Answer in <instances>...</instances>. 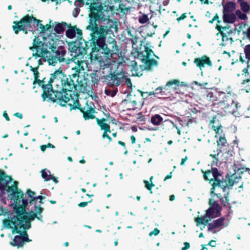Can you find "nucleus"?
<instances>
[{"label":"nucleus","mask_w":250,"mask_h":250,"mask_svg":"<svg viewBox=\"0 0 250 250\" xmlns=\"http://www.w3.org/2000/svg\"><path fill=\"white\" fill-rule=\"evenodd\" d=\"M215 20L217 21L218 23L220 22V21L219 20V16H218L217 14H216V15L214 16L213 19L211 20H210L209 22V23H213V21Z\"/></svg>","instance_id":"nucleus-62"},{"label":"nucleus","mask_w":250,"mask_h":250,"mask_svg":"<svg viewBox=\"0 0 250 250\" xmlns=\"http://www.w3.org/2000/svg\"><path fill=\"white\" fill-rule=\"evenodd\" d=\"M216 142L218 146L225 147L228 146L225 135L220 136Z\"/></svg>","instance_id":"nucleus-37"},{"label":"nucleus","mask_w":250,"mask_h":250,"mask_svg":"<svg viewBox=\"0 0 250 250\" xmlns=\"http://www.w3.org/2000/svg\"><path fill=\"white\" fill-rule=\"evenodd\" d=\"M235 8V3L234 2H228L224 6V11L228 12H232Z\"/></svg>","instance_id":"nucleus-35"},{"label":"nucleus","mask_w":250,"mask_h":250,"mask_svg":"<svg viewBox=\"0 0 250 250\" xmlns=\"http://www.w3.org/2000/svg\"><path fill=\"white\" fill-rule=\"evenodd\" d=\"M203 173L204 179L208 181L211 184L210 188L211 195L215 194V188L217 187H220L223 191H225L227 188H231L235 183H236L235 179L238 178L236 174H230L228 173L225 177L222 176V174L219 172L216 167H212L210 170H207L205 171L202 170Z\"/></svg>","instance_id":"nucleus-5"},{"label":"nucleus","mask_w":250,"mask_h":250,"mask_svg":"<svg viewBox=\"0 0 250 250\" xmlns=\"http://www.w3.org/2000/svg\"><path fill=\"white\" fill-rule=\"evenodd\" d=\"M172 125V121L170 120H165L163 122V128L166 130H169L170 129Z\"/></svg>","instance_id":"nucleus-41"},{"label":"nucleus","mask_w":250,"mask_h":250,"mask_svg":"<svg viewBox=\"0 0 250 250\" xmlns=\"http://www.w3.org/2000/svg\"><path fill=\"white\" fill-rule=\"evenodd\" d=\"M17 207V205H15L13 207V210L16 215H14L12 217H10V218L4 220L3 221V225L8 229H12L13 228H17L20 229H21V228H20L21 223Z\"/></svg>","instance_id":"nucleus-13"},{"label":"nucleus","mask_w":250,"mask_h":250,"mask_svg":"<svg viewBox=\"0 0 250 250\" xmlns=\"http://www.w3.org/2000/svg\"><path fill=\"white\" fill-rule=\"evenodd\" d=\"M236 19V15L233 14H224L223 20L225 22L233 23Z\"/></svg>","instance_id":"nucleus-31"},{"label":"nucleus","mask_w":250,"mask_h":250,"mask_svg":"<svg viewBox=\"0 0 250 250\" xmlns=\"http://www.w3.org/2000/svg\"><path fill=\"white\" fill-rule=\"evenodd\" d=\"M70 46V51L76 54H87L88 50L91 48L90 42L84 41L83 39L72 42Z\"/></svg>","instance_id":"nucleus-11"},{"label":"nucleus","mask_w":250,"mask_h":250,"mask_svg":"<svg viewBox=\"0 0 250 250\" xmlns=\"http://www.w3.org/2000/svg\"><path fill=\"white\" fill-rule=\"evenodd\" d=\"M160 232V230L157 228H155L154 229L149 232V235L152 236L153 235L155 236L157 235Z\"/></svg>","instance_id":"nucleus-54"},{"label":"nucleus","mask_w":250,"mask_h":250,"mask_svg":"<svg viewBox=\"0 0 250 250\" xmlns=\"http://www.w3.org/2000/svg\"><path fill=\"white\" fill-rule=\"evenodd\" d=\"M85 4L88 5V25L86 29L91 31L90 33L99 31L100 29H105L111 21L110 16L113 14L114 6L111 1L102 0H88Z\"/></svg>","instance_id":"nucleus-1"},{"label":"nucleus","mask_w":250,"mask_h":250,"mask_svg":"<svg viewBox=\"0 0 250 250\" xmlns=\"http://www.w3.org/2000/svg\"><path fill=\"white\" fill-rule=\"evenodd\" d=\"M110 73L108 75L102 76V80L109 86L113 87L120 85L124 81V76L118 77V73L115 74V72L112 73L111 69H110Z\"/></svg>","instance_id":"nucleus-12"},{"label":"nucleus","mask_w":250,"mask_h":250,"mask_svg":"<svg viewBox=\"0 0 250 250\" xmlns=\"http://www.w3.org/2000/svg\"><path fill=\"white\" fill-rule=\"evenodd\" d=\"M44 61H47L48 64L49 65H52L53 66H55L58 62H62L64 61V58H60L57 57V56H54L53 55H52L51 53L49 51V54H45L43 56V57H42Z\"/></svg>","instance_id":"nucleus-21"},{"label":"nucleus","mask_w":250,"mask_h":250,"mask_svg":"<svg viewBox=\"0 0 250 250\" xmlns=\"http://www.w3.org/2000/svg\"><path fill=\"white\" fill-rule=\"evenodd\" d=\"M47 169L46 168L42 170L41 171V174H42V178L44 180V181H48V180H47L50 176H51V175L49 174L48 175L47 174V172H48L49 173H50V172L49 170L46 171Z\"/></svg>","instance_id":"nucleus-42"},{"label":"nucleus","mask_w":250,"mask_h":250,"mask_svg":"<svg viewBox=\"0 0 250 250\" xmlns=\"http://www.w3.org/2000/svg\"><path fill=\"white\" fill-rule=\"evenodd\" d=\"M223 100L219 101L218 103L219 107H221L226 113H233V110L231 109L233 104L236 105L232 98L224 92V95L222 96L221 98Z\"/></svg>","instance_id":"nucleus-14"},{"label":"nucleus","mask_w":250,"mask_h":250,"mask_svg":"<svg viewBox=\"0 0 250 250\" xmlns=\"http://www.w3.org/2000/svg\"><path fill=\"white\" fill-rule=\"evenodd\" d=\"M84 4L83 0H75L74 1V5L77 7H81L83 6Z\"/></svg>","instance_id":"nucleus-50"},{"label":"nucleus","mask_w":250,"mask_h":250,"mask_svg":"<svg viewBox=\"0 0 250 250\" xmlns=\"http://www.w3.org/2000/svg\"><path fill=\"white\" fill-rule=\"evenodd\" d=\"M84 107H85V111H87V112L90 111L91 112V111L92 112H96L95 108L92 107L90 105H88L87 104H86V106H85Z\"/></svg>","instance_id":"nucleus-53"},{"label":"nucleus","mask_w":250,"mask_h":250,"mask_svg":"<svg viewBox=\"0 0 250 250\" xmlns=\"http://www.w3.org/2000/svg\"><path fill=\"white\" fill-rule=\"evenodd\" d=\"M18 182L16 181L14 182V185L12 186L15 188V191L11 194L12 196L11 199H13L15 205H18L21 200L22 202V199H26V195L24 194L23 192L18 187Z\"/></svg>","instance_id":"nucleus-16"},{"label":"nucleus","mask_w":250,"mask_h":250,"mask_svg":"<svg viewBox=\"0 0 250 250\" xmlns=\"http://www.w3.org/2000/svg\"><path fill=\"white\" fill-rule=\"evenodd\" d=\"M216 117L214 116L212 120L210 121V124H212L211 128L217 134H221L223 133V130L221 129L222 128V126L221 124H218L217 125H215Z\"/></svg>","instance_id":"nucleus-30"},{"label":"nucleus","mask_w":250,"mask_h":250,"mask_svg":"<svg viewBox=\"0 0 250 250\" xmlns=\"http://www.w3.org/2000/svg\"><path fill=\"white\" fill-rule=\"evenodd\" d=\"M194 122L195 121L191 117L190 118L189 116L187 117V126L188 127L191 126Z\"/></svg>","instance_id":"nucleus-51"},{"label":"nucleus","mask_w":250,"mask_h":250,"mask_svg":"<svg viewBox=\"0 0 250 250\" xmlns=\"http://www.w3.org/2000/svg\"><path fill=\"white\" fill-rule=\"evenodd\" d=\"M52 21L51 20H50L49 24L44 25V33L49 30L50 29L54 26V23H52Z\"/></svg>","instance_id":"nucleus-52"},{"label":"nucleus","mask_w":250,"mask_h":250,"mask_svg":"<svg viewBox=\"0 0 250 250\" xmlns=\"http://www.w3.org/2000/svg\"><path fill=\"white\" fill-rule=\"evenodd\" d=\"M153 179V176H151L149 178V180L150 181V183L146 180H144V183L145 184V188L149 191H150V192L151 193H152V187H154V184L152 183V180Z\"/></svg>","instance_id":"nucleus-38"},{"label":"nucleus","mask_w":250,"mask_h":250,"mask_svg":"<svg viewBox=\"0 0 250 250\" xmlns=\"http://www.w3.org/2000/svg\"><path fill=\"white\" fill-rule=\"evenodd\" d=\"M239 171H240V173L241 174H243L244 173V172H246L247 171H250V168H248V167H242V168H239L238 169Z\"/></svg>","instance_id":"nucleus-59"},{"label":"nucleus","mask_w":250,"mask_h":250,"mask_svg":"<svg viewBox=\"0 0 250 250\" xmlns=\"http://www.w3.org/2000/svg\"><path fill=\"white\" fill-rule=\"evenodd\" d=\"M27 230L24 228L20 229L17 228H13L12 229V234L17 233L18 235L14 236L13 240L10 242V245L13 247H16L18 249H19L22 248L26 243L31 242L32 240L29 238V235L27 232Z\"/></svg>","instance_id":"nucleus-9"},{"label":"nucleus","mask_w":250,"mask_h":250,"mask_svg":"<svg viewBox=\"0 0 250 250\" xmlns=\"http://www.w3.org/2000/svg\"><path fill=\"white\" fill-rule=\"evenodd\" d=\"M54 25H55L54 30V31L57 34H62L65 31V27L67 26V23L64 21H62L61 23L58 22H54Z\"/></svg>","instance_id":"nucleus-28"},{"label":"nucleus","mask_w":250,"mask_h":250,"mask_svg":"<svg viewBox=\"0 0 250 250\" xmlns=\"http://www.w3.org/2000/svg\"><path fill=\"white\" fill-rule=\"evenodd\" d=\"M173 84L176 85V86L175 87H173V91H174V92L176 94H180L182 92L179 87H183L185 85L184 82H182L180 83V82L177 80H173Z\"/></svg>","instance_id":"nucleus-33"},{"label":"nucleus","mask_w":250,"mask_h":250,"mask_svg":"<svg viewBox=\"0 0 250 250\" xmlns=\"http://www.w3.org/2000/svg\"><path fill=\"white\" fill-rule=\"evenodd\" d=\"M73 103H74L73 105H72L71 104H68V105L72 107L71 108V109H79L80 111H81V112L83 113V117L85 120H88L90 119H93L96 118V117L94 114L95 113H96V112H92L91 111V112L90 111H89V112L85 111V107H83V108L81 107H80L81 104L78 100L73 101Z\"/></svg>","instance_id":"nucleus-15"},{"label":"nucleus","mask_w":250,"mask_h":250,"mask_svg":"<svg viewBox=\"0 0 250 250\" xmlns=\"http://www.w3.org/2000/svg\"><path fill=\"white\" fill-rule=\"evenodd\" d=\"M215 29H217L219 32H224V30H226L227 29V27L226 26L222 27L219 25L218 24H217L215 27Z\"/></svg>","instance_id":"nucleus-55"},{"label":"nucleus","mask_w":250,"mask_h":250,"mask_svg":"<svg viewBox=\"0 0 250 250\" xmlns=\"http://www.w3.org/2000/svg\"><path fill=\"white\" fill-rule=\"evenodd\" d=\"M12 180V177L7 175L5 172L0 169V190H3L8 183Z\"/></svg>","instance_id":"nucleus-23"},{"label":"nucleus","mask_w":250,"mask_h":250,"mask_svg":"<svg viewBox=\"0 0 250 250\" xmlns=\"http://www.w3.org/2000/svg\"><path fill=\"white\" fill-rule=\"evenodd\" d=\"M240 5L241 10L244 13H248L250 10V5L247 1L242 2Z\"/></svg>","instance_id":"nucleus-39"},{"label":"nucleus","mask_w":250,"mask_h":250,"mask_svg":"<svg viewBox=\"0 0 250 250\" xmlns=\"http://www.w3.org/2000/svg\"><path fill=\"white\" fill-rule=\"evenodd\" d=\"M98 125L101 127V129L104 131L105 129H107L110 126L109 125L105 123H101L100 121L98 122Z\"/></svg>","instance_id":"nucleus-47"},{"label":"nucleus","mask_w":250,"mask_h":250,"mask_svg":"<svg viewBox=\"0 0 250 250\" xmlns=\"http://www.w3.org/2000/svg\"><path fill=\"white\" fill-rule=\"evenodd\" d=\"M111 130H110V126H109L107 129H105L104 131L102 136H107V135H109L108 133H111Z\"/></svg>","instance_id":"nucleus-63"},{"label":"nucleus","mask_w":250,"mask_h":250,"mask_svg":"<svg viewBox=\"0 0 250 250\" xmlns=\"http://www.w3.org/2000/svg\"><path fill=\"white\" fill-rule=\"evenodd\" d=\"M176 119V122H178L179 125H180L182 127L187 126V117H185L182 119H181L179 117H175Z\"/></svg>","instance_id":"nucleus-43"},{"label":"nucleus","mask_w":250,"mask_h":250,"mask_svg":"<svg viewBox=\"0 0 250 250\" xmlns=\"http://www.w3.org/2000/svg\"><path fill=\"white\" fill-rule=\"evenodd\" d=\"M125 79V83L127 84L128 87H131L132 85V83L131 80L129 78H126L124 76V79Z\"/></svg>","instance_id":"nucleus-58"},{"label":"nucleus","mask_w":250,"mask_h":250,"mask_svg":"<svg viewBox=\"0 0 250 250\" xmlns=\"http://www.w3.org/2000/svg\"><path fill=\"white\" fill-rule=\"evenodd\" d=\"M244 53L246 58L250 60V44L247 45L244 48Z\"/></svg>","instance_id":"nucleus-45"},{"label":"nucleus","mask_w":250,"mask_h":250,"mask_svg":"<svg viewBox=\"0 0 250 250\" xmlns=\"http://www.w3.org/2000/svg\"><path fill=\"white\" fill-rule=\"evenodd\" d=\"M193 62L197 67L199 68L200 70H202V68L206 65L209 67L212 65V62L209 57L206 55H203L201 57L195 58Z\"/></svg>","instance_id":"nucleus-19"},{"label":"nucleus","mask_w":250,"mask_h":250,"mask_svg":"<svg viewBox=\"0 0 250 250\" xmlns=\"http://www.w3.org/2000/svg\"><path fill=\"white\" fill-rule=\"evenodd\" d=\"M162 90L161 87L159 86V87H157L156 89H155V90L154 91L150 92L149 93L148 95H156V94H160L161 96H162V90Z\"/></svg>","instance_id":"nucleus-49"},{"label":"nucleus","mask_w":250,"mask_h":250,"mask_svg":"<svg viewBox=\"0 0 250 250\" xmlns=\"http://www.w3.org/2000/svg\"><path fill=\"white\" fill-rule=\"evenodd\" d=\"M28 204L27 199H22V204L20 203L17 205L18 214L21 223L20 228H24L28 229L31 227V221H33L37 217V214L35 211L31 210L30 211V214L27 216L28 212L26 210V208Z\"/></svg>","instance_id":"nucleus-8"},{"label":"nucleus","mask_w":250,"mask_h":250,"mask_svg":"<svg viewBox=\"0 0 250 250\" xmlns=\"http://www.w3.org/2000/svg\"><path fill=\"white\" fill-rule=\"evenodd\" d=\"M51 52L54 53V56H57V57L64 58L66 51L63 46H60L57 47L55 46L52 45L50 47Z\"/></svg>","instance_id":"nucleus-24"},{"label":"nucleus","mask_w":250,"mask_h":250,"mask_svg":"<svg viewBox=\"0 0 250 250\" xmlns=\"http://www.w3.org/2000/svg\"><path fill=\"white\" fill-rule=\"evenodd\" d=\"M223 95H224V92L219 91L216 89H207L204 96L208 100L212 102L215 104L216 103H214V102L219 101Z\"/></svg>","instance_id":"nucleus-17"},{"label":"nucleus","mask_w":250,"mask_h":250,"mask_svg":"<svg viewBox=\"0 0 250 250\" xmlns=\"http://www.w3.org/2000/svg\"><path fill=\"white\" fill-rule=\"evenodd\" d=\"M172 85V80L169 81L164 86H161L162 89V96L164 98L169 97L171 95V89L169 88Z\"/></svg>","instance_id":"nucleus-27"},{"label":"nucleus","mask_w":250,"mask_h":250,"mask_svg":"<svg viewBox=\"0 0 250 250\" xmlns=\"http://www.w3.org/2000/svg\"><path fill=\"white\" fill-rule=\"evenodd\" d=\"M222 152V150L217 148L216 149V153L214 154H210L209 156L212 158H213L216 161H218L219 160L218 156Z\"/></svg>","instance_id":"nucleus-46"},{"label":"nucleus","mask_w":250,"mask_h":250,"mask_svg":"<svg viewBox=\"0 0 250 250\" xmlns=\"http://www.w3.org/2000/svg\"><path fill=\"white\" fill-rule=\"evenodd\" d=\"M209 208L206 210L204 216H198L195 218L194 221L196 226L204 225V228L207 226L208 222L211 219L219 217L221 215L222 207L215 200L210 199L208 201Z\"/></svg>","instance_id":"nucleus-7"},{"label":"nucleus","mask_w":250,"mask_h":250,"mask_svg":"<svg viewBox=\"0 0 250 250\" xmlns=\"http://www.w3.org/2000/svg\"><path fill=\"white\" fill-rule=\"evenodd\" d=\"M42 21L36 19L33 16L28 14L23 17L19 21H13L12 28L16 34H18L22 31L25 34H27L28 31H32L34 24L36 23V27L40 29V33H44V25L41 23Z\"/></svg>","instance_id":"nucleus-6"},{"label":"nucleus","mask_w":250,"mask_h":250,"mask_svg":"<svg viewBox=\"0 0 250 250\" xmlns=\"http://www.w3.org/2000/svg\"><path fill=\"white\" fill-rule=\"evenodd\" d=\"M100 75V70H95L90 74V80L94 84H98L100 80H102V77Z\"/></svg>","instance_id":"nucleus-29"},{"label":"nucleus","mask_w":250,"mask_h":250,"mask_svg":"<svg viewBox=\"0 0 250 250\" xmlns=\"http://www.w3.org/2000/svg\"><path fill=\"white\" fill-rule=\"evenodd\" d=\"M149 18L147 15L142 14L139 16L138 17V21L141 24H145L146 23L147 21H149Z\"/></svg>","instance_id":"nucleus-40"},{"label":"nucleus","mask_w":250,"mask_h":250,"mask_svg":"<svg viewBox=\"0 0 250 250\" xmlns=\"http://www.w3.org/2000/svg\"><path fill=\"white\" fill-rule=\"evenodd\" d=\"M104 93L106 95L111 96L112 97H113L116 94L117 90L111 91L110 89H105Z\"/></svg>","instance_id":"nucleus-48"},{"label":"nucleus","mask_w":250,"mask_h":250,"mask_svg":"<svg viewBox=\"0 0 250 250\" xmlns=\"http://www.w3.org/2000/svg\"><path fill=\"white\" fill-rule=\"evenodd\" d=\"M43 208L39 206L35 205L34 206V210L36 212L37 215V217L36 218L40 221H42V215L41 214L43 210Z\"/></svg>","instance_id":"nucleus-36"},{"label":"nucleus","mask_w":250,"mask_h":250,"mask_svg":"<svg viewBox=\"0 0 250 250\" xmlns=\"http://www.w3.org/2000/svg\"><path fill=\"white\" fill-rule=\"evenodd\" d=\"M32 46L29 47V49L34 51L36 50L35 54L33 55L37 57H43V56L46 54H49V51L47 49V45L45 44L44 42L41 41L40 39L37 36L33 41Z\"/></svg>","instance_id":"nucleus-10"},{"label":"nucleus","mask_w":250,"mask_h":250,"mask_svg":"<svg viewBox=\"0 0 250 250\" xmlns=\"http://www.w3.org/2000/svg\"><path fill=\"white\" fill-rule=\"evenodd\" d=\"M67 30L66 31V36L69 39L74 38L77 34L78 39H83V32L81 29L77 27L76 26H71L70 24H67Z\"/></svg>","instance_id":"nucleus-18"},{"label":"nucleus","mask_w":250,"mask_h":250,"mask_svg":"<svg viewBox=\"0 0 250 250\" xmlns=\"http://www.w3.org/2000/svg\"><path fill=\"white\" fill-rule=\"evenodd\" d=\"M184 247L182 248V250H187L189 248L190 244L189 243L186 242L184 243Z\"/></svg>","instance_id":"nucleus-64"},{"label":"nucleus","mask_w":250,"mask_h":250,"mask_svg":"<svg viewBox=\"0 0 250 250\" xmlns=\"http://www.w3.org/2000/svg\"><path fill=\"white\" fill-rule=\"evenodd\" d=\"M141 62L144 63L145 69L147 71H151L155 67L158 65V62L153 59L146 58H139Z\"/></svg>","instance_id":"nucleus-22"},{"label":"nucleus","mask_w":250,"mask_h":250,"mask_svg":"<svg viewBox=\"0 0 250 250\" xmlns=\"http://www.w3.org/2000/svg\"><path fill=\"white\" fill-rule=\"evenodd\" d=\"M26 193L27 195V197L30 198L29 201L28 202V203H29L31 205H32L33 204V203H34L35 205L36 197H37V196H36V193L35 191H32L30 189H28L26 190Z\"/></svg>","instance_id":"nucleus-32"},{"label":"nucleus","mask_w":250,"mask_h":250,"mask_svg":"<svg viewBox=\"0 0 250 250\" xmlns=\"http://www.w3.org/2000/svg\"><path fill=\"white\" fill-rule=\"evenodd\" d=\"M92 201V199L88 201V202H82L78 204V206L80 208H83L86 207L88 203H91Z\"/></svg>","instance_id":"nucleus-56"},{"label":"nucleus","mask_w":250,"mask_h":250,"mask_svg":"<svg viewBox=\"0 0 250 250\" xmlns=\"http://www.w3.org/2000/svg\"><path fill=\"white\" fill-rule=\"evenodd\" d=\"M216 196L219 199L220 202L222 205V206L224 207L229 206L230 208V204L229 203V192H227L225 193L223 197L221 196V194L220 193H216L215 195H211V196L213 197Z\"/></svg>","instance_id":"nucleus-25"},{"label":"nucleus","mask_w":250,"mask_h":250,"mask_svg":"<svg viewBox=\"0 0 250 250\" xmlns=\"http://www.w3.org/2000/svg\"><path fill=\"white\" fill-rule=\"evenodd\" d=\"M145 51L146 53V55H144V53L141 51H137V57L138 58H149L152 56H155L157 58H158L157 57L155 54L154 53L153 51L150 48H149L147 45L145 46Z\"/></svg>","instance_id":"nucleus-26"},{"label":"nucleus","mask_w":250,"mask_h":250,"mask_svg":"<svg viewBox=\"0 0 250 250\" xmlns=\"http://www.w3.org/2000/svg\"><path fill=\"white\" fill-rule=\"evenodd\" d=\"M225 218L221 217L216 220H213L212 222H208L207 224L208 226V231H212L213 233H216L215 229L220 228L224 226Z\"/></svg>","instance_id":"nucleus-20"},{"label":"nucleus","mask_w":250,"mask_h":250,"mask_svg":"<svg viewBox=\"0 0 250 250\" xmlns=\"http://www.w3.org/2000/svg\"><path fill=\"white\" fill-rule=\"evenodd\" d=\"M30 70L33 72L34 80L33 84L37 83L42 90L41 96L43 102L46 101L53 103H57L62 106H66V102L68 101L66 97L63 96L62 93L58 90H54L52 86V74L49 77H44L42 80L39 79L40 73L38 71L39 65L33 67L29 66Z\"/></svg>","instance_id":"nucleus-3"},{"label":"nucleus","mask_w":250,"mask_h":250,"mask_svg":"<svg viewBox=\"0 0 250 250\" xmlns=\"http://www.w3.org/2000/svg\"><path fill=\"white\" fill-rule=\"evenodd\" d=\"M58 179V177H55L53 175H51V176H50V177H49L48 179H47V180L49 181L50 180H52V181L55 183H58L59 182V181Z\"/></svg>","instance_id":"nucleus-60"},{"label":"nucleus","mask_w":250,"mask_h":250,"mask_svg":"<svg viewBox=\"0 0 250 250\" xmlns=\"http://www.w3.org/2000/svg\"><path fill=\"white\" fill-rule=\"evenodd\" d=\"M6 188L7 192H10L11 191L13 192V191H15V188L13 186H9L7 185Z\"/></svg>","instance_id":"nucleus-61"},{"label":"nucleus","mask_w":250,"mask_h":250,"mask_svg":"<svg viewBox=\"0 0 250 250\" xmlns=\"http://www.w3.org/2000/svg\"><path fill=\"white\" fill-rule=\"evenodd\" d=\"M163 122L162 117L159 114H155L151 118V123L155 125H160Z\"/></svg>","instance_id":"nucleus-34"},{"label":"nucleus","mask_w":250,"mask_h":250,"mask_svg":"<svg viewBox=\"0 0 250 250\" xmlns=\"http://www.w3.org/2000/svg\"><path fill=\"white\" fill-rule=\"evenodd\" d=\"M79 67V65L77 68L75 67L73 69L75 72L68 76L62 72L61 68L55 71L52 74V83L55 82L56 83L60 82L61 83L62 91H60V92L62 93L63 96L66 97L68 100L66 102V104L70 99V97L67 96V91L71 92L73 90H76L78 86L81 88L85 87L83 83L82 80H79L80 78L79 74L81 71ZM57 90L60 92L58 90Z\"/></svg>","instance_id":"nucleus-4"},{"label":"nucleus","mask_w":250,"mask_h":250,"mask_svg":"<svg viewBox=\"0 0 250 250\" xmlns=\"http://www.w3.org/2000/svg\"><path fill=\"white\" fill-rule=\"evenodd\" d=\"M45 198V196H42L41 195L37 196V197H36V203H37V201L38 200H39V202L41 204H43L44 202H43V200Z\"/></svg>","instance_id":"nucleus-57"},{"label":"nucleus","mask_w":250,"mask_h":250,"mask_svg":"<svg viewBox=\"0 0 250 250\" xmlns=\"http://www.w3.org/2000/svg\"><path fill=\"white\" fill-rule=\"evenodd\" d=\"M116 28L115 22L111 21L107 24L105 29H100L99 31L94 33H90L91 53L98 52L101 49L103 53L107 55H111L119 52L117 42L112 38H108L107 43H105L106 36L110 32L113 33L112 29Z\"/></svg>","instance_id":"nucleus-2"},{"label":"nucleus","mask_w":250,"mask_h":250,"mask_svg":"<svg viewBox=\"0 0 250 250\" xmlns=\"http://www.w3.org/2000/svg\"><path fill=\"white\" fill-rule=\"evenodd\" d=\"M235 14L241 20H245L248 18L247 15L245 13H242L240 10H236Z\"/></svg>","instance_id":"nucleus-44"}]
</instances>
